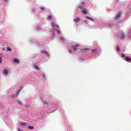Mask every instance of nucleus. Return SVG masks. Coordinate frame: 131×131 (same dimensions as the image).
<instances>
[{
  "label": "nucleus",
  "mask_w": 131,
  "mask_h": 131,
  "mask_svg": "<svg viewBox=\"0 0 131 131\" xmlns=\"http://www.w3.org/2000/svg\"><path fill=\"white\" fill-rule=\"evenodd\" d=\"M40 53V54L35 57L37 63L44 62L49 60L50 56L47 52L45 50H42L41 51Z\"/></svg>",
  "instance_id": "f257e3e1"
},
{
  "label": "nucleus",
  "mask_w": 131,
  "mask_h": 131,
  "mask_svg": "<svg viewBox=\"0 0 131 131\" xmlns=\"http://www.w3.org/2000/svg\"><path fill=\"white\" fill-rule=\"evenodd\" d=\"M85 18L87 19H89L91 20L92 23L93 24L91 23H90L89 25L91 26H93V28L95 29L99 28V25H102V23L99 22V21L97 20L94 19L93 18L89 17L88 16H85Z\"/></svg>",
  "instance_id": "f03ea898"
},
{
  "label": "nucleus",
  "mask_w": 131,
  "mask_h": 131,
  "mask_svg": "<svg viewBox=\"0 0 131 131\" xmlns=\"http://www.w3.org/2000/svg\"><path fill=\"white\" fill-rule=\"evenodd\" d=\"M38 7L35 5L31 8L30 10L31 14L35 18H38L40 16V15L39 14V11H38Z\"/></svg>",
  "instance_id": "7ed1b4c3"
},
{
  "label": "nucleus",
  "mask_w": 131,
  "mask_h": 131,
  "mask_svg": "<svg viewBox=\"0 0 131 131\" xmlns=\"http://www.w3.org/2000/svg\"><path fill=\"white\" fill-rule=\"evenodd\" d=\"M51 25L53 26L54 28L51 31V34L52 35V37H53L55 36V33L54 32H56L58 33V35H59L60 34V31L56 29H55V28H59V25L56 24V23L53 21H52L51 22Z\"/></svg>",
  "instance_id": "20e7f679"
},
{
  "label": "nucleus",
  "mask_w": 131,
  "mask_h": 131,
  "mask_svg": "<svg viewBox=\"0 0 131 131\" xmlns=\"http://www.w3.org/2000/svg\"><path fill=\"white\" fill-rule=\"evenodd\" d=\"M57 108V106L53 104H51L48 107V110L49 112H47V113H50L56 111Z\"/></svg>",
  "instance_id": "39448f33"
},
{
  "label": "nucleus",
  "mask_w": 131,
  "mask_h": 131,
  "mask_svg": "<svg viewBox=\"0 0 131 131\" xmlns=\"http://www.w3.org/2000/svg\"><path fill=\"white\" fill-rule=\"evenodd\" d=\"M113 20L111 22L108 23L107 24H105V27L108 28H112L113 27H115L117 25V23L114 22Z\"/></svg>",
  "instance_id": "423d86ee"
},
{
  "label": "nucleus",
  "mask_w": 131,
  "mask_h": 131,
  "mask_svg": "<svg viewBox=\"0 0 131 131\" xmlns=\"http://www.w3.org/2000/svg\"><path fill=\"white\" fill-rule=\"evenodd\" d=\"M122 15V12L121 11H119L117 12L116 14L114 17V22H116L117 23L118 20L121 18V16Z\"/></svg>",
  "instance_id": "0eeeda50"
},
{
  "label": "nucleus",
  "mask_w": 131,
  "mask_h": 131,
  "mask_svg": "<svg viewBox=\"0 0 131 131\" xmlns=\"http://www.w3.org/2000/svg\"><path fill=\"white\" fill-rule=\"evenodd\" d=\"M116 35L121 39H124L126 37V34L123 31H117Z\"/></svg>",
  "instance_id": "6e6552de"
},
{
  "label": "nucleus",
  "mask_w": 131,
  "mask_h": 131,
  "mask_svg": "<svg viewBox=\"0 0 131 131\" xmlns=\"http://www.w3.org/2000/svg\"><path fill=\"white\" fill-rule=\"evenodd\" d=\"M91 51L92 53H95L97 54H99L101 52V50L100 48H99L97 49H92Z\"/></svg>",
  "instance_id": "1a4fd4ad"
},
{
  "label": "nucleus",
  "mask_w": 131,
  "mask_h": 131,
  "mask_svg": "<svg viewBox=\"0 0 131 131\" xmlns=\"http://www.w3.org/2000/svg\"><path fill=\"white\" fill-rule=\"evenodd\" d=\"M79 46V45L77 44L75 45H72L71 47V48L74 51H75L77 50L78 47Z\"/></svg>",
  "instance_id": "9d476101"
},
{
  "label": "nucleus",
  "mask_w": 131,
  "mask_h": 131,
  "mask_svg": "<svg viewBox=\"0 0 131 131\" xmlns=\"http://www.w3.org/2000/svg\"><path fill=\"white\" fill-rule=\"evenodd\" d=\"M127 9L126 10V14L129 13L131 11V2L129 3Z\"/></svg>",
  "instance_id": "9b49d317"
},
{
  "label": "nucleus",
  "mask_w": 131,
  "mask_h": 131,
  "mask_svg": "<svg viewBox=\"0 0 131 131\" xmlns=\"http://www.w3.org/2000/svg\"><path fill=\"white\" fill-rule=\"evenodd\" d=\"M41 75L42 76L43 79L44 81L46 80V73L44 72H41L40 73Z\"/></svg>",
  "instance_id": "f8f14e48"
},
{
  "label": "nucleus",
  "mask_w": 131,
  "mask_h": 131,
  "mask_svg": "<svg viewBox=\"0 0 131 131\" xmlns=\"http://www.w3.org/2000/svg\"><path fill=\"white\" fill-rule=\"evenodd\" d=\"M86 59L85 57L84 56H82L81 57H80L79 58V61L80 62H83Z\"/></svg>",
  "instance_id": "ddd939ff"
},
{
  "label": "nucleus",
  "mask_w": 131,
  "mask_h": 131,
  "mask_svg": "<svg viewBox=\"0 0 131 131\" xmlns=\"http://www.w3.org/2000/svg\"><path fill=\"white\" fill-rule=\"evenodd\" d=\"M8 70L6 69H4L2 71L3 73L5 75H6L8 74Z\"/></svg>",
  "instance_id": "4468645a"
},
{
  "label": "nucleus",
  "mask_w": 131,
  "mask_h": 131,
  "mask_svg": "<svg viewBox=\"0 0 131 131\" xmlns=\"http://www.w3.org/2000/svg\"><path fill=\"white\" fill-rule=\"evenodd\" d=\"M125 60L129 62H131V58L128 56H126L125 58Z\"/></svg>",
  "instance_id": "2eb2a0df"
},
{
  "label": "nucleus",
  "mask_w": 131,
  "mask_h": 131,
  "mask_svg": "<svg viewBox=\"0 0 131 131\" xmlns=\"http://www.w3.org/2000/svg\"><path fill=\"white\" fill-rule=\"evenodd\" d=\"M73 21L74 22H75L76 23L78 22L79 21H81V19L79 17H77L73 19Z\"/></svg>",
  "instance_id": "dca6fc26"
},
{
  "label": "nucleus",
  "mask_w": 131,
  "mask_h": 131,
  "mask_svg": "<svg viewBox=\"0 0 131 131\" xmlns=\"http://www.w3.org/2000/svg\"><path fill=\"white\" fill-rule=\"evenodd\" d=\"M46 19L48 20L51 21L52 19V16L51 15H49L48 16Z\"/></svg>",
  "instance_id": "f3484780"
},
{
  "label": "nucleus",
  "mask_w": 131,
  "mask_h": 131,
  "mask_svg": "<svg viewBox=\"0 0 131 131\" xmlns=\"http://www.w3.org/2000/svg\"><path fill=\"white\" fill-rule=\"evenodd\" d=\"M82 13L83 14H87V10L86 9H84L81 11Z\"/></svg>",
  "instance_id": "a211bd4d"
},
{
  "label": "nucleus",
  "mask_w": 131,
  "mask_h": 131,
  "mask_svg": "<svg viewBox=\"0 0 131 131\" xmlns=\"http://www.w3.org/2000/svg\"><path fill=\"white\" fill-rule=\"evenodd\" d=\"M89 50V49L88 48H83L80 50V52L83 53L85 52L86 50Z\"/></svg>",
  "instance_id": "6ab92c4d"
},
{
  "label": "nucleus",
  "mask_w": 131,
  "mask_h": 131,
  "mask_svg": "<svg viewBox=\"0 0 131 131\" xmlns=\"http://www.w3.org/2000/svg\"><path fill=\"white\" fill-rule=\"evenodd\" d=\"M19 124L20 125L24 126L26 125V123L24 122H19Z\"/></svg>",
  "instance_id": "aec40b11"
},
{
  "label": "nucleus",
  "mask_w": 131,
  "mask_h": 131,
  "mask_svg": "<svg viewBox=\"0 0 131 131\" xmlns=\"http://www.w3.org/2000/svg\"><path fill=\"white\" fill-rule=\"evenodd\" d=\"M39 8L42 12H44L46 9V8L44 7L40 6L39 7Z\"/></svg>",
  "instance_id": "412c9836"
},
{
  "label": "nucleus",
  "mask_w": 131,
  "mask_h": 131,
  "mask_svg": "<svg viewBox=\"0 0 131 131\" xmlns=\"http://www.w3.org/2000/svg\"><path fill=\"white\" fill-rule=\"evenodd\" d=\"M24 86L22 85L19 88V89L18 91L17 92V94L19 93L24 88Z\"/></svg>",
  "instance_id": "4be33fe9"
},
{
  "label": "nucleus",
  "mask_w": 131,
  "mask_h": 131,
  "mask_svg": "<svg viewBox=\"0 0 131 131\" xmlns=\"http://www.w3.org/2000/svg\"><path fill=\"white\" fill-rule=\"evenodd\" d=\"M29 42L30 43H32L35 42V40L34 39L31 38L29 39Z\"/></svg>",
  "instance_id": "5701e85b"
},
{
  "label": "nucleus",
  "mask_w": 131,
  "mask_h": 131,
  "mask_svg": "<svg viewBox=\"0 0 131 131\" xmlns=\"http://www.w3.org/2000/svg\"><path fill=\"white\" fill-rule=\"evenodd\" d=\"M78 9H80L82 11V10H84L85 8L84 7L81 5H79L78 7Z\"/></svg>",
  "instance_id": "b1692460"
},
{
  "label": "nucleus",
  "mask_w": 131,
  "mask_h": 131,
  "mask_svg": "<svg viewBox=\"0 0 131 131\" xmlns=\"http://www.w3.org/2000/svg\"><path fill=\"white\" fill-rule=\"evenodd\" d=\"M78 9H80L82 11V10H84L85 8L84 7L81 5H79L78 7Z\"/></svg>",
  "instance_id": "393cba45"
},
{
  "label": "nucleus",
  "mask_w": 131,
  "mask_h": 131,
  "mask_svg": "<svg viewBox=\"0 0 131 131\" xmlns=\"http://www.w3.org/2000/svg\"><path fill=\"white\" fill-rule=\"evenodd\" d=\"M78 9H80L82 11V10H84L85 8L84 7L81 5H79L78 7Z\"/></svg>",
  "instance_id": "a878e982"
},
{
  "label": "nucleus",
  "mask_w": 131,
  "mask_h": 131,
  "mask_svg": "<svg viewBox=\"0 0 131 131\" xmlns=\"http://www.w3.org/2000/svg\"><path fill=\"white\" fill-rule=\"evenodd\" d=\"M128 34L129 37V38L131 39V29L128 30Z\"/></svg>",
  "instance_id": "bb28decb"
},
{
  "label": "nucleus",
  "mask_w": 131,
  "mask_h": 131,
  "mask_svg": "<svg viewBox=\"0 0 131 131\" xmlns=\"http://www.w3.org/2000/svg\"><path fill=\"white\" fill-rule=\"evenodd\" d=\"M120 55H119V56L120 57H122L123 58L125 59V54H124L121 53H119Z\"/></svg>",
  "instance_id": "cd10ccee"
},
{
  "label": "nucleus",
  "mask_w": 131,
  "mask_h": 131,
  "mask_svg": "<svg viewBox=\"0 0 131 131\" xmlns=\"http://www.w3.org/2000/svg\"><path fill=\"white\" fill-rule=\"evenodd\" d=\"M36 45L37 46L39 47H41L42 46L40 42H38L36 43Z\"/></svg>",
  "instance_id": "c85d7f7f"
},
{
  "label": "nucleus",
  "mask_w": 131,
  "mask_h": 131,
  "mask_svg": "<svg viewBox=\"0 0 131 131\" xmlns=\"http://www.w3.org/2000/svg\"><path fill=\"white\" fill-rule=\"evenodd\" d=\"M120 2H118V3H116L115 5V6H116L118 8H119V7H120Z\"/></svg>",
  "instance_id": "c756f323"
},
{
  "label": "nucleus",
  "mask_w": 131,
  "mask_h": 131,
  "mask_svg": "<svg viewBox=\"0 0 131 131\" xmlns=\"http://www.w3.org/2000/svg\"><path fill=\"white\" fill-rule=\"evenodd\" d=\"M59 39L60 40L64 42L65 40L64 38L62 37H59Z\"/></svg>",
  "instance_id": "7c9ffc66"
},
{
  "label": "nucleus",
  "mask_w": 131,
  "mask_h": 131,
  "mask_svg": "<svg viewBox=\"0 0 131 131\" xmlns=\"http://www.w3.org/2000/svg\"><path fill=\"white\" fill-rule=\"evenodd\" d=\"M34 68L37 70H39V68L35 64L34 65Z\"/></svg>",
  "instance_id": "2f4dec72"
},
{
  "label": "nucleus",
  "mask_w": 131,
  "mask_h": 131,
  "mask_svg": "<svg viewBox=\"0 0 131 131\" xmlns=\"http://www.w3.org/2000/svg\"><path fill=\"white\" fill-rule=\"evenodd\" d=\"M82 22H84L86 24H89H89H89V21L86 20H85V19L83 20V21H82Z\"/></svg>",
  "instance_id": "473e14b6"
},
{
  "label": "nucleus",
  "mask_w": 131,
  "mask_h": 131,
  "mask_svg": "<svg viewBox=\"0 0 131 131\" xmlns=\"http://www.w3.org/2000/svg\"><path fill=\"white\" fill-rule=\"evenodd\" d=\"M42 29L41 28L40 26H39L36 28V30L38 31H40V30H42Z\"/></svg>",
  "instance_id": "72a5a7b5"
},
{
  "label": "nucleus",
  "mask_w": 131,
  "mask_h": 131,
  "mask_svg": "<svg viewBox=\"0 0 131 131\" xmlns=\"http://www.w3.org/2000/svg\"><path fill=\"white\" fill-rule=\"evenodd\" d=\"M15 62H16L17 63H18L19 62V60L16 58H15L13 60Z\"/></svg>",
  "instance_id": "f704fd0d"
},
{
  "label": "nucleus",
  "mask_w": 131,
  "mask_h": 131,
  "mask_svg": "<svg viewBox=\"0 0 131 131\" xmlns=\"http://www.w3.org/2000/svg\"><path fill=\"white\" fill-rule=\"evenodd\" d=\"M61 112H60V114L62 115H64L65 114V112L62 110L61 109Z\"/></svg>",
  "instance_id": "c9c22d12"
},
{
  "label": "nucleus",
  "mask_w": 131,
  "mask_h": 131,
  "mask_svg": "<svg viewBox=\"0 0 131 131\" xmlns=\"http://www.w3.org/2000/svg\"><path fill=\"white\" fill-rule=\"evenodd\" d=\"M69 53L70 54H71L73 53V51L70 49H69L68 50Z\"/></svg>",
  "instance_id": "e433bc0d"
},
{
  "label": "nucleus",
  "mask_w": 131,
  "mask_h": 131,
  "mask_svg": "<svg viewBox=\"0 0 131 131\" xmlns=\"http://www.w3.org/2000/svg\"><path fill=\"white\" fill-rule=\"evenodd\" d=\"M80 4L82 6H84L85 4V3L84 1L81 2L80 3Z\"/></svg>",
  "instance_id": "4c0bfd02"
},
{
  "label": "nucleus",
  "mask_w": 131,
  "mask_h": 131,
  "mask_svg": "<svg viewBox=\"0 0 131 131\" xmlns=\"http://www.w3.org/2000/svg\"><path fill=\"white\" fill-rule=\"evenodd\" d=\"M11 50H12V49L11 48L9 47L8 46H7L6 51H11Z\"/></svg>",
  "instance_id": "58836bf2"
},
{
  "label": "nucleus",
  "mask_w": 131,
  "mask_h": 131,
  "mask_svg": "<svg viewBox=\"0 0 131 131\" xmlns=\"http://www.w3.org/2000/svg\"><path fill=\"white\" fill-rule=\"evenodd\" d=\"M4 16L2 17V18L1 20L0 19V22H1L2 23H3L4 22Z\"/></svg>",
  "instance_id": "ea45409f"
},
{
  "label": "nucleus",
  "mask_w": 131,
  "mask_h": 131,
  "mask_svg": "<svg viewBox=\"0 0 131 131\" xmlns=\"http://www.w3.org/2000/svg\"><path fill=\"white\" fill-rule=\"evenodd\" d=\"M28 128L29 129H33L34 128V127L33 126H30V125L28 126Z\"/></svg>",
  "instance_id": "a19ab883"
},
{
  "label": "nucleus",
  "mask_w": 131,
  "mask_h": 131,
  "mask_svg": "<svg viewBox=\"0 0 131 131\" xmlns=\"http://www.w3.org/2000/svg\"><path fill=\"white\" fill-rule=\"evenodd\" d=\"M116 51L118 52L120 51V49L118 46H117L116 47Z\"/></svg>",
  "instance_id": "79ce46f5"
},
{
  "label": "nucleus",
  "mask_w": 131,
  "mask_h": 131,
  "mask_svg": "<svg viewBox=\"0 0 131 131\" xmlns=\"http://www.w3.org/2000/svg\"><path fill=\"white\" fill-rule=\"evenodd\" d=\"M5 107H4L3 106H0V111L1 110H2H2H3V109L4 108H5Z\"/></svg>",
  "instance_id": "37998d69"
},
{
  "label": "nucleus",
  "mask_w": 131,
  "mask_h": 131,
  "mask_svg": "<svg viewBox=\"0 0 131 131\" xmlns=\"http://www.w3.org/2000/svg\"><path fill=\"white\" fill-rule=\"evenodd\" d=\"M4 3H6V4L7 3L9 0H3Z\"/></svg>",
  "instance_id": "c03bdc74"
},
{
  "label": "nucleus",
  "mask_w": 131,
  "mask_h": 131,
  "mask_svg": "<svg viewBox=\"0 0 131 131\" xmlns=\"http://www.w3.org/2000/svg\"><path fill=\"white\" fill-rule=\"evenodd\" d=\"M40 99L42 102H44L43 98L42 97H40Z\"/></svg>",
  "instance_id": "a18cd8bd"
},
{
  "label": "nucleus",
  "mask_w": 131,
  "mask_h": 131,
  "mask_svg": "<svg viewBox=\"0 0 131 131\" xmlns=\"http://www.w3.org/2000/svg\"><path fill=\"white\" fill-rule=\"evenodd\" d=\"M18 103L20 105L22 104V103L19 100L18 101Z\"/></svg>",
  "instance_id": "49530a36"
},
{
  "label": "nucleus",
  "mask_w": 131,
  "mask_h": 131,
  "mask_svg": "<svg viewBox=\"0 0 131 131\" xmlns=\"http://www.w3.org/2000/svg\"><path fill=\"white\" fill-rule=\"evenodd\" d=\"M43 102V103H44V104H47V105H48V102H47L46 101H44V102Z\"/></svg>",
  "instance_id": "de8ad7c7"
},
{
  "label": "nucleus",
  "mask_w": 131,
  "mask_h": 131,
  "mask_svg": "<svg viewBox=\"0 0 131 131\" xmlns=\"http://www.w3.org/2000/svg\"><path fill=\"white\" fill-rule=\"evenodd\" d=\"M92 50V49L90 50L89 51V53H92V52L91 51Z\"/></svg>",
  "instance_id": "09e8293b"
},
{
  "label": "nucleus",
  "mask_w": 131,
  "mask_h": 131,
  "mask_svg": "<svg viewBox=\"0 0 131 131\" xmlns=\"http://www.w3.org/2000/svg\"><path fill=\"white\" fill-rule=\"evenodd\" d=\"M2 57H0V63L2 62Z\"/></svg>",
  "instance_id": "8fccbe9b"
},
{
  "label": "nucleus",
  "mask_w": 131,
  "mask_h": 131,
  "mask_svg": "<svg viewBox=\"0 0 131 131\" xmlns=\"http://www.w3.org/2000/svg\"><path fill=\"white\" fill-rule=\"evenodd\" d=\"M25 106L26 107H28L29 106V105L28 104H27L25 105Z\"/></svg>",
  "instance_id": "3c124183"
},
{
  "label": "nucleus",
  "mask_w": 131,
  "mask_h": 131,
  "mask_svg": "<svg viewBox=\"0 0 131 131\" xmlns=\"http://www.w3.org/2000/svg\"><path fill=\"white\" fill-rule=\"evenodd\" d=\"M28 2H31L32 0H26Z\"/></svg>",
  "instance_id": "603ef678"
},
{
  "label": "nucleus",
  "mask_w": 131,
  "mask_h": 131,
  "mask_svg": "<svg viewBox=\"0 0 131 131\" xmlns=\"http://www.w3.org/2000/svg\"><path fill=\"white\" fill-rule=\"evenodd\" d=\"M12 97L13 98H15L14 95H13L12 96Z\"/></svg>",
  "instance_id": "864d4df0"
},
{
  "label": "nucleus",
  "mask_w": 131,
  "mask_h": 131,
  "mask_svg": "<svg viewBox=\"0 0 131 131\" xmlns=\"http://www.w3.org/2000/svg\"><path fill=\"white\" fill-rule=\"evenodd\" d=\"M18 131H22L20 129H18Z\"/></svg>",
  "instance_id": "5fc2aeb1"
},
{
  "label": "nucleus",
  "mask_w": 131,
  "mask_h": 131,
  "mask_svg": "<svg viewBox=\"0 0 131 131\" xmlns=\"http://www.w3.org/2000/svg\"><path fill=\"white\" fill-rule=\"evenodd\" d=\"M3 50H5V49L4 48H3Z\"/></svg>",
  "instance_id": "6e6d98bb"
},
{
  "label": "nucleus",
  "mask_w": 131,
  "mask_h": 131,
  "mask_svg": "<svg viewBox=\"0 0 131 131\" xmlns=\"http://www.w3.org/2000/svg\"><path fill=\"white\" fill-rule=\"evenodd\" d=\"M119 0H116L117 1H119Z\"/></svg>",
  "instance_id": "4d7b16f0"
},
{
  "label": "nucleus",
  "mask_w": 131,
  "mask_h": 131,
  "mask_svg": "<svg viewBox=\"0 0 131 131\" xmlns=\"http://www.w3.org/2000/svg\"><path fill=\"white\" fill-rule=\"evenodd\" d=\"M46 114H47V113H46ZM45 114H44V115H45Z\"/></svg>",
  "instance_id": "13d9d810"
}]
</instances>
